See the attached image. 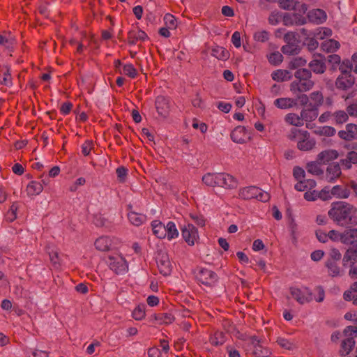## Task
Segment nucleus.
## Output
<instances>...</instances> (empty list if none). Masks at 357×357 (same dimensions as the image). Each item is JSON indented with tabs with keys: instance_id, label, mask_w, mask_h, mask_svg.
<instances>
[{
	"instance_id": "aec40b11",
	"label": "nucleus",
	"mask_w": 357,
	"mask_h": 357,
	"mask_svg": "<svg viewBox=\"0 0 357 357\" xmlns=\"http://www.w3.org/2000/svg\"><path fill=\"white\" fill-rule=\"evenodd\" d=\"M338 153L336 150L328 149L319 153L317 155V162L325 164L338 158Z\"/></svg>"
},
{
	"instance_id": "338daca9",
	"label": "nucleus",
	"mask_w": 357,
	"mask_h": 357,
	"mask_svg": "<svg viewBox=\"0 0 357 357\" xmlns=\"http://www.w3.org/2000/svg\"><path fill=\"white\" fill-rule=\"evenodd\" d=\"M306 45L310 51L316 50L319 46L318 41L314 38H307L306 39Z\"/></svg>"
},
{
	"instance_id": "6e6d98bb",
	"label": "nucleus",
	"mask_w": 357,
	"mask_h": 357,
	"mask_svg": "<svg viewBox=\"0 0 357 357\" xmlns=\"http://www.w3.org/2000/svg\"><path fill=\"white\" fill-rule=\"evenodd\" d=\"M344 336L347 337H351L354 338L357 337V326H347L343 331Z\"/></svg>"
},
{
	"instance_id": "c85d7f7f",
	"label": "nucleus",
	"mask_w": 357,
	"mask_h": 357,
	"mask_svg": "<svg viewBox=\"0 0 357 357\" xmlns=\"http://www.w3.org/2000/svg\"><path fill=\"white\" fill-rule=\"evenodd\" d=\"M301 119L303 122H310L314 121L318 116V109L313 107H308L307 109H303L301 112Z\"/></svg>"
},
{
	"instance_id": "603ef678",
	"label": "nucleus",
	"mask_w": 357,
	"mask_h": 357,
	"mask_svg": "<svg viewBox=\"0 0 357 357\" xmlns=\"http://www.w3.org/2000/svg\"><path fill=\"white\" fill-rule=\"evenodd\" d=\"M145 317V307L144 305H138L132 312V317L135 320H142Z\"/></svg>"
},
{
	"instance_id": "ea45409f",
	"label": "nucleus",
	"mask_w": 357,
	"mask_h": 357,
	"mask_svg": "<svg viewBox=\"0 0 357 357\" xmlns=\"http://www.w3.org/2000/svg\"><path fill=\"white\" fill-rule=\"evenodd\" d=\"M349 119L347 113L344 110H337L333 112L332 123L335 125H342L346 123Z\"/></svg>"
},
{
	"instance_id": "1a4fd4ad",
	"label": "nucleus",
	"mask_w": 357,
	"mask_h": 357,
	"mask_svg": "<svg viewBox=\"0 0 357 357\" xmlns=\"http://www.w3.org/2000/svg\"><path fill=\"white\" fill-rule=\"evenodd\" d=\"M316 146L315 139L310 136L308 131L304 132L299 141L297 142V148L302 151H309L312 150Z\"/></svg>"
},
{
	"instance_id": "6e6552de",
	"label": "nucleus",
	"mask_w": 357,
	"mask_h": 357,
	"mask_svg": "<svg viewBox=\"0 0 357 357\" xmlns=\"http://www.w3.org/2000/svg\"><path fill=\"white\" fill-rule=\"evenodd\" d=\"M355 84V77L351 74L340 75L335 80V87L342 91H347Z\"/></svg>"
},
{
	"instance_id": "f03ea898",
	"label": "nucleus",
	"mask_w": 357,
	"mask_h": 357,
	"mask_svg": "<svg viewBox=\"0 0 357 357\" xmlns=\"http://www.w3.org/2000/svg\"><path fill=\"white\" fill-rule=\"evenodd\" d=\"M296 79L290 84V91L294 93H303L312 89L314 82L311 79V70L307 68H299L294 73Z\"/></svg>"
},
{
	"instance_id": "dca6fc26",
	"label": "nucleus",
	"mask_w": 357,
	"mask_h": 357,
	"mask_svg": "<svg viewBox=\"0 0 357 357\" xmlns=\"http://www.w3.org/2000/svg\"><path fill=\"white\" fill-rule=\"evenodd\" d=\"M146 38H148L147 34L137 28L132 29L128 33L127 39L130 45H135L138 42H143Z\"/></svg>"
},
{
	"instance_id": "f257e3e1",
	"label": "nucleus",
	"mask_w": 357,
	"mask_h": 357,
	"mask_svg": "<svg viewBox=\"0 0 357 357\" xmlns=\"http://www.w3.org/2000/svg\"><path fill=\"white\" fill-rule=\"evenodd\" d=\"M328 215L337 225H357V208L348 202H333Z\"/></svg>"
},
{
	"instance_id": "bb28decb",
	"label": "nucleus",
	"mask_w": 357,
	"mask_h": 357,
	"mask_svg": "<svg viewBox=\"0 0 357 357\" xmlns=\"http://www.w3.org/2000/svg\"><path fill=\"white\" fill-rule=\"evenodd\" d=\"M296 105V100L290 98H280L274 101V105L282 109L291 108Z\"/></svg>"
},
{
	"instance_id": "8fccbe9b",
	"label": "nucleus",
	"mask_w": 357,
	"mask_h": 357,
	"mask_svg": "<svg viewBox=\"0 0 357 357\" xmlns=\"http://www.w3.org/2000/svg\"><path fill=\"white\" fill-rule=\"evenodd\" d=\"M314 296H313V300H315L317 302L321 303L323 302L325 298V291L321 286H317L314 289Z\"/></svg>"
},
{
	"instance_id": "473e14b6",
	"label": "nucleus",
	"mask_w": 357,
	"mask_h": 357,
	"mask_svg": "<svg viewBox=\"0 0 357 357\" xmlns=\"http://www.w3.org/2000/svg\"><path fill=\"white\" fill-rule=\"evenodd\" d=\"M153 234L159 238L166 236L165 226L159 220H153L151 223Z\"/></svg>"
},
{
	"instance_id": "680f3d73",
	"label": "nucleus",
	"mask_w": 357,
	"mask_h": 357,
	"mask_svg": "<svg viewBox=\"0 0 357 357\" xmlns=\"http://www.w3.org/2000/svg\"><path fill=\"white\" fill-rule=\"evenodd\" d=\"M116 173L119 181L123 183L126 181V178L128 174V169L124 167H119L116 169Z\"/></svg>"
},
{
	"instance_id": "58836bf2",
	"label": "nucleus",
	"mask_w": 357,
	"mask_h": 357,
	"mask_svg": "<svg viewBox=\"0 0 357 357\" xmlns=\"http://www.w3.org/2000/svg\"><path fill=\"white\" fill-rule=\"evenodd\" d=\"M319 164V162H308L305 167L307 172L312 175L324 177V172Z\"/></svg>"
},
{
	"instance_id": "2eb2a0df",
	"label": "nucleus",
	"mask_w": 357,
	"mask_h": 357,
	"mask_svg": "<svg viewBox=\"0 0 357 357\" xmlns=\"http://www.w3.org/2000/svg\"><path fill=\"white\" fill-rule=\"evenodd\" d=\"M320 59L314 58L308 64L310 70L315 74H323L326 70V59L321 55L318 56Z\"/></svg>"
},
{
	"instance_id": "a878e982",
	"label": "nucleus",
	"mask_w": 357,
	"mask_h": 357,
	"mask_svg": "<svg viewBox=\"0 0 357 357\" xmlns=\"http://www.w3.org/2000/svg\"><path fill=\"white\" fill-rule=\"evenodd\" d=\"M357 164V152L350 151L346 155V158L340 160V165L344 169H349L352 165Z\"/></svg>"
},
{
	"instance_id": "0e129e2a",
	"label": "nucleus",
	"mask_w": 357,
	"mask_h": 357,
	"mask_svg": "<svg viewBox=\"0 0 357 357\" xmlns=\"http://www.w3.org/2000/svg\"><path fill=\"white\" fill-rule=\"evenodd\" d=\"M280 3L281 7L286 10H292L296 6V0H281Z\"/></svg>"
},
{
	"instance_id": "de8ad7c7",
	"label": "nucleus",
	"mask_w": 357,
	"mask_h": 357,
	"mask_svg": "<svg viewBox=\"0 0 357 357\" xmlns=\"http://www.w3.org/2000/svg\"><path fill=\"white\" fill-rule=\"evenodd\" d=\"M0 84L5 86H10L12 85V77L10 73V69L8 67H6V70L0 74Z\"/></svg>"
},
{
	"instance_id": "c9c22d12",
	"label": "nucleus",
	"mask_w": 357,
	"mask_h": 357,
	"mask_svg": "<svg viewBox=\"0 0 357 357\" xmlns=\"http://www.w3.org/2000/svg\"><path fill=\"white\" fill-rule=\"evenodd\" d=\"M310 102L308 104V107H313L317 108L323 104L324 96L320 91H314L310 95Z\"/></svg>"
},
{
	"instance_id": "e433bc0d",
	"label": "nucleus",
	"mask_w": 357,
	"mask_h": 357,
	"mask_svg": "<svg viewBox=\"0 0 357 357\" xmlns=\"http://www.w3.org/2000/svg\"><path fill=\"white\" fill-rule=\"evenodd\" d=\"M93 222L97 227H110L112 225V222L104 214L100 213L93 215Z\"/></svg>"
},
{
	"instance_id": "f3484780",
	"label": "nucleus",
	"mask_w": 357,
	"mask_h": 357,
	"mask_svg": "<svg viewBox=\"0 0 357 357\" xmlns=\"http://www.w3.org/2000/svg\"><path fill=\"white\" fill-rule=\"evenodd\" d=\"M338 136L346 141H351L357 139V125L353 123L347 124L345 130L338 132Z\"/></svg>"
},
{
	"instance_id": "79ce46f5",
	"label": "nucleus",
	"mask_w": 357,
	"mask_h": 357,
	"mask_svg": "<svg viewBox=\"0 0 357 357\" xmlns=\"http://www.w3.org/2000/svg\"><path fill=\"white\" fill-rule=\"evenodd\" d=\"M299 45L296 43H286L281 48L283 54L287 55H296L300 52Z\"/></svg>"
},
{
	"instance_id": "4468645a",
	"label": "nucleus",
	"mask_w": 357,
	"mask_h": 357,
	"mask_svg": "<svg viewBox=\"0 0 357 357\" xmlns=\"http://www.w3.org/2000/svg\"><path fill=\"white\" fill-rule=\"evenodd\" d=\"M158 268L161 274L169 275L172 271V264L166 254L159 255L157 261Z\"/></svg>"
},
{
	"instance_id": "b1692460",
	"label": "nucleus",
	"mask_w": 357,
	"mask_h": 357,
	"mask_svg": "<svg viewBox=\"0 0 357 357\" xmlns=\"http://www.w3.org/2000/svg\"><path fill=\"white\" fill-rule=\"evenodd\" d=\"M357 262V246H350L346 251L343 257V264L346 266L348 263L354 265Z\"/></svg>"
},
{
	"instance_id": "6ab92c4d",
	"label": "nucleus",
	"mask_w": 357,
	"mask_h": 357,
	"mask_svg": "<svg viewBox=\"0 0 357 357\" xmlns=\"http://www.w3.org/2000/svg\"><path fill=\"white\" fill-rule=\"evenodd\" d=\"M260 193V188L255 186L243 188L239 190L238 196L243 199H251L257 197Z\"/></svg>"
},
{
	"instance_id": "4d7b16f0",
	"label": "nucleus",
	"mask_w": 357,
	"mask_h": 357,
	"mask_svg": "<svg viewBox=\"0 0 357 357\" xmlns=\"http://www.w3.org/2000/svg\"><path fill=\"white\" fill-rule=\"evenodd\" d=\"M306 130H298L296 128H293L291 130V132L288 135V138L293 141V140H297L299 141L300 137H302V134L304 133Z\"/></svg>"
},
{
	"instance_id": "39448f33",
	"label": "nucleus",
	"mask_w": 357,
	"mask_h": 357,
	"mask_svg": "<svg viewBox=\"0 0 357 357\" xmlns=\"http://www.w3.org/2000/svg\"><path fill=\"white\" fill-rule=\"evenodd\" d=\"M197 278L201 283L208 287L215 284L218 280V275L214 271L205 268H200Z\"/></svg>"
},
{
	"instance_id": "f8f14e48",
	"label": "nucleus",
	"mask_w": 357,
	"mask_h": 357,
	"mask_svg": "<svg viewBox=\"0 0 357 357\" xmlns=\"http://www.w3.org/2000/svg\"><path fill=\"white\" fill-rule=\"evenodd\" d=\"M340 241L350 246H357V228H350L341 233Z\"/></svg>"
},
{
	"instance_id": "7c9ffc66",
	"label": "nucleus",
	"mask_w": 357,
	"mask_h": 357,
	"mask_svg": "<svg viewBox=\"0 0 357 357\" xmlns=\"http://www.w3.org/2000/svg\"><path fill=\"white\" fill-rule=\"evenodd\" d=\"M292 76V73L287 70H276L271 74L272 79L277 82L290 80Z\"/></svg>"
},
{
	"instance_id": "09e8293b",
	"label": "nucleus",
	"mask_w": 357,
	"mask_h": 357,
	"mask_svg": "<svg viewBox=\"0 0 357 357\" xmlns=\"http://www.w3.org/2000/svg\"><path fill=\"white\" fill-rule=\"evenodd\" d=\"M268 60L272 65L278 66L282 63L283 56L279 52H274L268 56Z\"/></svg>"
},
{
	"instance_id": "4c0bfd02",
	"label": "nucleus",
	"mask_w": 357,
	"mask_h": 357,
	"mask_svg": "<svg viewBox=\"0 0 357 357\" xmlns=\"http://www.w3.org/2000/svg\"><path fill=\"white\" fill-rule=\"evenodd\" d=\"M340 47V43L334 39L325 40L321 45L322 50L326 52H334L337 50Z\"/></svg>"
},
{
	"instance_id": "4be33fe9",
	"label": "nucleus",
	"mask_w": 357,
	"mask_h": 357,
	"mask_svg": "<svg viewBox=\"0 0 357 357\" xmlns=\"http://www.w3.org/2000/svg\"><path fill=\"white\" fill-rule=\"evenodd\" d=\"M220 184L219 187L225 188H235L237 187V181L231 175L226 173H220Z\"/></svg>"
},
{
	"instance_id": "864d4df0",
	"label": "nucleus",
	"mask_w": 357,
	"mask_h": 357,
	"mask_svg": "<svg viewBox=\"0 0 357 357\" xmlns=\"http://www.w3.org/2000/svg\"><path fill=\"white\" fill-rule=\"evenodd\" d=\"M123 73L131 78H135L137 75V70L132 64H126L123 68Z\"/></svg>"
},
{
	"instance_id": "423d86ee",
	"label": "nucleus",
	"mask_w": 357,
	"mask_h": 357,
	"mask_svg": "<svg viewBox=\"0 0 357 357\" xmlns=\"http://www.w3.org/2000/svg\"><path fill=\"white\" fill-rule=\"evenodd\" d=\"M304 290L305 292L298 288H290V293L292 297L301 305L310 303L313 300V295L310 289L305 287Z\"/></svg>"
},
{
	"instance_id": "5701e85b",
	"label": "nucleus",
	"mask_w": 357,
	"mask_h": 357,
	"mask_svg": "<svg viewBox=\"0 0 357 357\" xmlns=\"http://www.w3.org/2000/svg\"><path fill=\"white\" fill-rule=\"evenodd\" d=\"M132 206L130 205L128 206V210L130 211L128 213V218L131 224L135 226H140L142 225L146 220V217L145 215L142 213H138L134 211H130Z\"/></svg>"
},
{
	"instance_id": "5fc2aeb1",
	"label": "nucleus",
	"mask_w": 357,
	"mask_h": 357,
	"mask_svg": "<svg viewBox=\"0 0 357 357\" xmlns=\"http://www.w3.org/2000/svg\"><path fill=\"white\" fill-rule=\"evenodd\" d=\"M93 149V142L92 140H86L82 145V153L84 156L90 154L91 151Z\"/></svg>"
},
{
	"instance_id": "9d476101",
	"label": "nucleus",
	"mask_w": 357,
	"mask_h": 357,
	"mask_svg": "<svg viewBox=\"0 0 357 357\" xmlns=\"http://www.w3.org/2000/svg\"><path fill=\"white\" fill-rule=\"evenodd\" d=\"M155 105L158 114L162 117L166 118L170 112V101L169 98L159 96L156 98Z\"/></svg>"
},
{
	"instance_id": "052dcab7",
	"label": "nucleus",
	"mask_w": 357,
	"mask_h": 357,
	"mask_svg": "<svg viewBox=\"0 0 357 357\" xmlns=\"http://www.w3.org/2000/svg\"><path fill=\"white\" fill-rule=\"evenodd\" d=\"M276 342L282 347L285 349H292L294 347V344L289 342L288 340L283 337H278L277 339Z\"/></svg>"
},
{
	"instance_id": "49530a36",
	"label": "nucleus",
	"mask_w": 357,
	"mask_h": 357,
	"mask_svg": "<svg viewBox=\"0 0 357 357\" xmlns=\"http://www.w3.org/2000/svg\"><path fill=\"white\" fill-rule=\"evenodd\" d=\"M165 230L167 231L166 236L169 240L174 238L178 236V231L173 222H169L165 226Z\"/></svg>"
},
{
	"instance_id": "cd10ccee",
	"label": "nucleus",
	"mask_w": 357,
	"mask_h": 357,
	"mask_svg": "<svg viewBox=\"0 0 357 357\" xmlns=\"http://www.w3.org/2000/svg\"><path fill=\"white\" fill-rule=\"evenodd\" d=\"M153 317L158 324H170L175 320L174 316L170 312L157 313Z\"/></svg>"
},
{
	"instance_id": "9b49d317",
	"label": "nucleus",
	"mask_w": 357,
	"mask_h": 357,
	"mask_svg": "<svg viewBox=\"0 0 357 357\" xmlns=\"http://www.w3.org/2000/svg\"><path fill=\"white\" fill-rule=\"evenodd\" d=\"M342 174L340 164L337 162H332L328 165L326 168L325 176L328 182H333L340 177Z\"/></svg>"
},
{
	"instance_id": "13d9d810",
	"label": "nucleus",
	"mask_w": 357,
	"mask_h": 357,
	"mask_svg": "<svg viewBox=\"0 0 357 357\" xmlns=\"http://www.w3.org/2000/svg\"><path fill=\"white\" fill-rule=\"evenodd\" d=\"M50 261L54 268L60 266V258L57 251H52L49 253Z\"/></svg>"
},
{
	"instance_id": "393cba45",
	"label": "nucleus",
	"mask_w": 357,
	"mask_h": 357,
	"mask_svg": "<svg viewBox=\"0 0 357 357\" xmlns=\"http://www.w3.org/2000/svg\"><path fill=\"white\" fill-rule=\"evenodd\" d=\"M349 183L347 185H335L331 189V194L340 199L348 198L350 195Z\"/></svg>"
},
{
	"instance_id": "ddd939ff",
	"label": "nucleus",
	"mask_w": 357,
	"mask_h": 357,
	"mask_svg": "<svg viewBox=\"0 0 357 357\" xmlns=\"http://www.w3.org/2000/svg\"><path fill=\"white\" fill-rule=\"evenodd\" d=\"M230 137L234 142L238 144L245 143L250 139L246 129L243 126L236 127L231 132Z\"/></svg>"
},
{
	"instance_id": "412c9836",
	"label": "nucleus",
	"mask_w": 357,
	"mask_h": 357,
	"mask_svg": "<svg viewBox=\"0 0 357 357\" xmlns=\"http://www.w3.org/2000/svg\"><path fill=\"white\" fill-rule=\"evenodd\" d=\"M220 176V173H207L203 176L202 182L209 187H219Z\"/></svg>"
},
{
	"instance_id": "c756f323",
	"label": "nucleus",
	"mask_w": 357,
	"mask_h": 357,
	"mask_svg": "<svg viewBox=\"0 0 357 357\" xmlns=\"http://www.w3.org/2000/svg\"><path fill=\"white\" fill-rule=\"evenodd\" d=\"M338 261L334 260H327L326 266L328 268L329 275L332 277L341 276L342 274V269L338 265Z\"/></svg>"
},
{
	"instance_id": "7ed1b4c3",
	"label": "nucleus",
	"mask_w": 357,
	"mask_h": 357,
	"mask_svg": "<svg viewBox=\"0 0 357 357\" xmlns=\"http://www.w3.org/2000/svg\"><path fill=\"white\" fill-rule=\"evenodd\" d=\"M244 349L246 354L252 357H269L272 354L271 349L264 347L256 336L250 337L246 340Z\"/></svg>"
},
{
	"instance_id": "37998d69",
	"label": "nucleus",
	"mask_w": 357,
	"mask_h": 357,
	"mask_svg": "<svg viewBox=\"0 0 357 357\" xmlns=\"http://www.w3.org/2000/svg\"><path fill=\"white\" fill-rule=\"evenodd\" d=\"M285 121L294 126H302L303 125L301 116H298L295 113H289L285 116Z\"/></svg>"
},
{
	"instance_id": "c03bdc74",
	"label": "nucleus",
	"mask_w": 357,
	"mask_h": 357,
	"mask_svg": "<svg viewBox=\"0 0 357 357\" xmlns=\"http://www.w3.org/2000/svg\"><path fill=\"white\" fill-rule=\"evenodd\" d=\"M211 55L219 60H226L229 58V52L222 47L217 46L211 50Z\"/></svg>"
},
{
	"instance_id": "a18cd8bd",
	"label": "nucleus",
	"mask_w": 357,
	"mask_h": 357,
	"mask_svg": "<svg viewBox=\"0 0 357 357\" xmlns=\"http://www.w3.org/2000/svg\"><path fill=\"white\" fill-rule=\"evenodd\" d=\"M307 61L302 57L294 58L288 64V68L291 70L302 68L301 67L305 66Z\"/></svg>"
},
{
	"instance_id": "72a5a7b5",
	"label": "nucleus",
	"mask_w": 357,
	"mask_h": 357,
	"mask_svg": "<svg viewBox=\"0 0 357 357\" xmlns=\"http://www.w3.org/2000/svg\"><path fill=\"white\" fill-rule=\"evenodd\" d=\"M43 190V185L36 181H31L26 186V192L29 196L38 195Z\"/></svg>"
},
{
	"instance_id": "f704fd0d",
	"label": "nucleus",
	"mask_w": 357,
	"mask_h": 357,
	"mask_svg": "<svg viewBox=\"0 0 357 357\" xmlns=\"http://www.w3.org/2000/svg\"><path fill=\"white\" fill-rule=\"evenodd\" d=\"M355 345L354 339L350 337H347L344 340H342L341 344V349L340 350V353L341 356H347L348 355L351 351L353 349Z\"/></svg>"
},
{
	"instance_id": "a211bd4d",
	"label": "nucleus",
	"mask_w": 357,
	"mask_h": 357,
	"mask_svg": "<svg viewBox=\"0 0 357 357\" xmlns=\"http://www.w3.org/2000/svg\"><path fill=\"white\" fill-rule=\"evenodd\" d=\"M307 18L310 22L321 24L326 20L327 15L322 9H312L308 12Z\"/></svg>"
},
{
	"instance_id": "e2e57ef3",
	"label": "nucleus",
	"mask_w": 357,
	"mask_h": 357,
	"mask_svg": "<svg viewBox=\"0 0 357 357\" xmlns=\"http://www.w3.org/2000/svg\"><path fill=\"white\" fill-rule=\"evenodd\" d=\"M192 127L195 129H199L202 133H205L208 128V126L205 123L199 122L197 119H193Z\"/></svg>"
},
{
	"instance_id": "0eeeda50",
	"label": "nucleus",
	"mask_w": 357,
	"mask_h": 357,
	"mask_svg": "<svg viewBox=\"0 0 357 357\" xmlns=\"http://www.w3.org/2000/svg\"><path fill=\"white\" fill-rule=\"evenodd\" d=\"M181 231L184 241L189 245H193L199 238L197 229L192 224L184 226Z\"/></svg>"
},
{
	"instance_id": "bf43d9fd",
	"label": "nucleus",
	"mask_w": 357,
	"mask_h": 357,
	"mask_svg": "<svg viewBox=\"0 0 357 357\" xmlns=\"http://www.w3.org/2000/svg\"><path fill=\"white\" fill-rule=\"evenodd\" d=\"M164 20L169 29H174L176 27V20L172 15L169 13L166 14L164 17Z\"/></svg>"
},
{
	"instance_id": "20e7f679",
	"label": "nucleus",
	"mask_w": 357,
	"mask_h": 357,
	"mask_svg": "<svg viewBox=\"0 0 357 357\" xmlns=\"http://www.w3.org/2000/svg\"><path fill=\"white\" fill-rule=\"evenodd\" d=\"M106 262L109 268L116 274H123L128 269L125 258L119 253L108 255Z\"/></svg>"
},
{
	"instance_id": "2f4dec72",
	"label": "nucleus",
	"mask_w": 357,
	"mask_h": 357,
	"mask_svg": "<svg viewBox=\"0 0 357 357\" xmlns=\"http://www.w3.org/2000/svg\"><path fill=\"white\" fill-rule=\"evenodd\" d=\"M94 245L97 250L105 252L109 250L112 241L107 236H101L96 240Z\"/></svg>"
},
{
	"instance_id": "3c124183",
	"label": "nucleus",
	"mask_w": 357,
	"mask_h": 357,
	"mask_svg": "<svg viewBox=\"0 0 357 357\" xmlns=\"http://www.w3.org/2000/svg\"><path fill=\"white\" fill-rule=\"evenodd\" d=\"M270 34L268 31L263 30L255 33L254 39L256 41L265 43L269 39Z\"/></svg>"
},
{
	"instance_id": "774afa93",
	"label": "nucleus",
	"mask_w": 357,
	"mask_h": 357,
	"mask_svg": "<svg viewBox=\"0 0 357 357\" xmlns=\"http://www.w3.org/2000/svg\"><path fill=\"white\" fill-rule=\"evenodd\" d=\"M345 112L348 116L357 117V103H353L347 106Z\"/></svg>"
},
{
	"instance_id": "69168bd1",
	"label": "nucleus",
	"mask_w": 357,
	"mask_h": 357,
	"mask_svg": "<svg viewBox=\"0 0 357 357\" xmlns=\"http://www.w3.org/2000/svg\"><path fill=\"white\" fill-rule=\"evenodd\" d=\"M351 65L349 64V61H343L339 65V70L341 72V75L343 74H351Z\"/></svg>"
},
{
	"instance_id": "a19ab883",
	"label": "nucleus",
	"mask_w": 357,
	"mask_h": 357,
	"mask_svg": "<svg viewBox=\"0 0 357 357\" xmlns=\"http://www.w3.org/2000/svg\"><path fill=\"white\" fill-rule=\"evenodd\" d=\"M226 340L225 334L222 331H217L210 336L209 342L213 346L222 345Z\"/></svg>"
}]
</instances>
